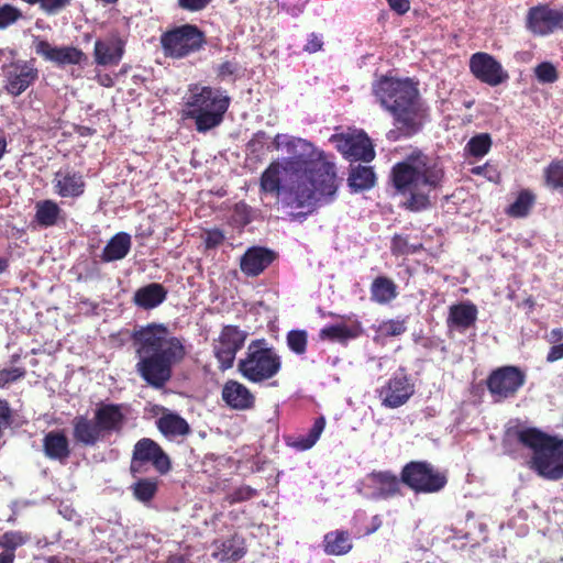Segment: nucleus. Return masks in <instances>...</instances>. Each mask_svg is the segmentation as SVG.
<instances>
[{
	"label": "nucleus",
	"instance_id": "24",
	"mask_svg": "<svg viewBox=\"0 0 563 563\" xmlns=\"http://www.w3.org/2000/svg\"><path fill=\"white\" fill-rule=\"evenodd\" d=\"M221 395L223 401L235 410H247L255 404V397L251 390L236 380H228L223 385Z\"/></svg>",
	"mask_w": 563,
	"mask_h": 563
},
{
	"label": "nucleus",
	"instance_id": "13",
	"mask_svg": "<svg viewBox=\"0 0 563 563\" xmlns=\"http://www.w3.org/2000/svg\"><path fill=\"white\" fill-rule=\"evenodd\" d=\"M470 70L476 79L490 87L499 86L509 78L503 65L493 55L484 52L471 56Z\"/></svg>",
	"mask_w": 563,
	"mask_h": 563
},
{
	"label": "nucleus",
	"instance_id": "53",
	"mask_svg": "<svg viewBox=\"0 0 563 563\" xmlns=\"http://www.w3.org/2000/svg\"><path fill=\"white\" fill-rule=\"evenodd\" d=\"M322 40L316 34H310L307 44L305 45V51L308 53H316L322 48Z\"/></svg>",
	"mask_w": 563,
	"mask_h": 563
},
{
	"label": "nucleus",
	"instance_id": "59",
	"mask_svg": "<svg viewBox=\"0 0 563 563\" xmlns=\"http://www.w3.org/2000/svg\"><path fill=\"white\" fill-rule=\"evenodd\" d=\"M395 125H396V129H393L390 131L387 132L386 134V137L389 140V141H397L399 139L400 135H404V130L401 129L400 124H397L395 122Z\"/></svg>",
	"mask_w": 563,
	"mask_h": 563
},
{
	"label": "nucleus",
	"instance_id": "61",
	"mask_svg": "<svg viewBox=\"0 0 563 563\" xmlns=\"http://www.w3.org/2000/svg\"><path fill=\"white\" fill-rule=\"evenodd\" d=\"M166 563H191L189 559L183 556V555H174L170 556Z\"/></svg>",
	"mask_w": 563,
	"mask_h": 563
},
{
	"label": "nucleus",
	"instance_id": "51",
	"mask_svg": "<svg viewBox=\"0 0 563 563\" xmlns=\"http://www.w3.org/2000/svg\"><path fill=\"white\" fill-rule=\"evenodd\" d=\"M24 376V371L19 367L2 368L0 369V387L15 382L16 379Z\"/></svg>",
	"mask_w": 563,
	"mask_h": 563
},
{
	"label": "nucleus",
	"instance_id": "40",
	"mask_svg": "<svg viewBox=\"0 0 563 563\" xmlns=\"http://www.w3.org/2000/svg\"><path fill=\"white\" fill-rule=\"evenodd\" d=\"M492 146V139L489 134L482 133L473 136L466 144V150L470 155L474 157H483L485 156Z\"/></svg>",
	"mask_w": 563,
	"mask_h": 563
},
{
	"label": "nucleus",
	"instance_id": "52",
	"mask_svg": "<svg viewBox=\"0 0 563 563\" xmlns=\"http://www.w3.org/2000/svg\"><path fill=\"white\" fill-rule=\"evenodd\" d=\"M211 0H178L180 8L189 11H199L206 8Z\"/></svg>",
	"mask_w": 563,
	"mask_h": 563
},
{
	"label": "nucleus",
	"instance_id": "60",
	"mask_svg": "<svg viewBox=\"0 0 563 563\" xmlns=\"http://www.w3.org/2000/svg\"><path fill=\"white\" fill-rule=\"evenodd\" d=\"M14 553L11 551L3 550L0 553V563H13L14 562Z\"/></svg>",
	"mask_w": 563,
	"mask_h": 563
},
{
	"label": "nucleus",
	"instance_id": "42",
	"mask_svg": "<svg viewBox=\"0 0 563 563\" xmlns=\"http://www.w3.org/2000/svg\"><path fill=\"white\" fill-rule=\"evenodd\" d=\"M29 536L24 534L20 531H9L5 532L0 538V547L3 550L11 551L14 553V551L25 544L29 541Z\"/></svg>",
	"mask_w": 563,
	"mask_h": 563
},
{
	"label": "nucleus",
	"instance_id": "20",
	"mask_svg": "<svg viewBox=\"0 0 563 563\" xmlns=\"http://www.w3.org/2000/svg\"><path fill=\"white\" fill-rule=\"evenodd\" d=\"M52 183L55 194L62 198H78L86 187L82 174L70 168L56 172Z\"/></svg>",
	"mask_w": 563,
	"mask_h": 563
},
{
	"label": "nucleus",
	"instance_id": "1",
	"mask_svg": "<svg viewBox=\"0 0 563 563\" xmlns=\"http://www.w3.org/2000/svg\"><path fill=\"white\" fill-rule=\"evenodd\" d=\"M272 145L289 156L272 162L262 173V192L282 197L287 206L297 208H314L334 199L339 187L335 166L311 142L279 133Z\"/></svg>",
	"mask_w": 563,
	"mask_h": 563
},
{
	"label": "nucleus",
	"instance_id": "18",
	"mask_svg": "<svg viewBox=\"0 0 563 563\" xmlns=\"http://www.w3.org/2000/svg\"><path fill=\"white\" fill-rule=\"evenodd\" d=\"M527 23L534 34L547 35L563 26V11L549 5H537L529 10Z\"/></svg>",
	"mask_w": 563,
	"mask_h": 563
},
{
	"label": "nucleus",
	"instance_id": "58",
	"mask_svg": "<svg viewBox=\"0 0 563 563\" xmlns=\"http://www.w3.org/2000/svg\"><path fill=\"white\" fill-rule=\"evenodd\" d=\"M548 340L552 344H558V343L563 342V329L562 328L552 329L548 335Z\"/></svg>",
	"mask_w": 563,
	"mask_h": 563
},
{
	"label": "nucleus",
	"instance_id": "38",
	"mask_svg": "<svg viewBox=\"0 0 563 563\" xmlns=\"http://www.w3.org/2000/svg\"><path fill=\"white\" fill-rule=\"evenodd\" d=\"M536 196L530 190H521L517 199L508 207L507 213L515 218L526 217L532 208Z\"/></svg>",
	"mask_w": 563,
	"mask_h": 563
},
{
	"label": "nucleus",
	"instance_id": "64",
	"mask_svg": "<svg viewBox=\"0 0 563 563\" xmlns=\"http://www.w3.org/2000/svg\"><path fill=\"white\" fill-rule=\"evenodd\" d=\"M7 267H8L7 261L4 258L0 257V274L3 273Z\"/></svg>",
	"mask_w": 563,
	"mask_h": 563
},
{
	"label": "nucleus",
	"instance_id": "33",
	"mask_svg": "<svg viewBox=\"0 0 563 563\" xmlns=\"http://www.w3.org/2000/svg\"><path fill=\"white\" fill-rule=\"evenodd\" d=\"M34 219L42 228L54 227L63 219V210L54 200H41L35 203Z\"/></svg>",
	"mask_w": 563,
	"mask_h": 563
},
{
	"label": "nucleus",
	"instance_id": "31",
	"mask_svg": "<svg viewBox=\"0 0 563 563\" xmlns=\"http://www.w3.org/2000/svg\"><path fill=\"white\" fill-rule=\"evenodd\" d=\"M131 245V235L125 232H119L104 246L101 260L106 263L122 260L129 254Z\"/></svg>",
	"mask_w": 563,
	"mask_h": 563
},
{
	"label": "nucleus",
	"instance_id": "15",
	"mask_svg": "<svg viewBox=\"0 0 563 563\" xmlns=\"http://www.w3.org/2000/svg\"><path fill=\"white\" fill-rule=\"evenodd\" d=\"M247 333L235 325H225L214 344V355L221 369L232 367L238 351L244 345Z\"/></svg>",
	"mask_w": 563,
	"mask_h": 563
},
{
	"label": "nucleus",
	"instance_id": "46",
	"mask_svg": "<svg viewBox=\"0 0 563 563\" xmlns=\"http://www.w3.org/2000/svg\"><path fill=\"white\" fill-rule=\"evenodd\" d=\"M407 330L404 319L387 320L379 324L378 331L385 336H398Z\"/></svg>",
	"mask_w": 563,
	"mask_h": 563
},
{
	"label": "nucleus",
	"instance_id": "11",
	"mask_svg": "<svg viewBox=\"0 0 563 563\" xmlns=\"http://www.w3.org/2000/svg\"><path fill=\"white\" fill-rule=\"evenodd\" d=\"M151 463L157 472L166 474L170 470V460L163 449L152 439L139 440L133 449L131 472L134 476L145 471V465Z\"/></svg>",
	"mask_w": 563,
	"mask_h": 563
},
{
	"label": "nucleus",
	"instance_id": "26",
	"mask_svg": "<svg viewBox=\"0 0 563 563\" xmlns=\"http://www.w3.org/2000/svg\"><path fill=\"white\" fill-rule=\"evenodd\" d=\"M477 308L474 303L466 301L450 307L448 325L460 332H464L474 325L477 319Z\"/></svg>",
	"mask_w": 563,
	"mask_h": 563
},
{
	"label": "nucleus",
	"instance_id": "56",
	"mask_svg": "<svg viewBox=\"0 0 563 563\" xmlns=\"http://www.w3.org/2000/svg\"><path fill=\"white\" fill-rule=\"evenodd\" d=\"M10 409L5 401L0 400V429L9 424Z\"/></svg>",
	"mask_w": 563,
	"mask_h": 563
},
{
	"label": "nucleus",
	"instance_id": "27",
	"mask_svg": "<svg viewBox=\"0 0 563 563\" xmlns=\"http://www.w3.org/2000/svg\"><path fill=\"white\" fill-rule=\"evenodd\" d=\"M167 289L158 283H151L139 288L133 296V302L145 310L154 309L165 301Z\"/></svg>",
	"mask_w": 563,
	"mask_h": 563
},
{
	"label": "nucleus",
	"instance_id": "5",
	"mask_svg": "<svg viewBox=\"0 0 563 563\" xmlns=\"http://www.w3.org/2000/svg\"><path fill=\"white\" fill-rule=\"evenodd\" d=\"M517 441L532 452L530 467L541 477L563 478V440L537 429L522 427L515 431Z\"/></svg>",
	"mask_w": 563,
	"mask_h": 563
},
{
	"label": "nucleus",
	"instance_id": "32",
	"mask_svg": "<svg viewBox=\"0 0 563 563\" xmlns=\"http://www.w3.org/2000/svg\"><path fill=\"white\" fill-rule=\"evenodd\" d=\"M352 548L353 542L349 531H330L323 538V551L328 555H344L347 554Z\"/></svg>",
	"mask_w": 563,
	"mask_h": 563
},
{
	"label": "nucleus",
	"instance_id": "45",
	"mask_svg": "<svg viewBox=\"0 0 563 563\" xmlns=\"http://www.w3.org/2000/svg\"><path fill=\"white\" fill-rule=\"evenodd\" d=\"M534 75L541 84H552L558 79V71L553 64L543 62L534 68Z\"/></svg>",
	"mask_w": 563,
	"mask_h": 563
},
{
	"label": "nucleus",
	"instance_id": "2",
	"mask_svg": "<svg viewBox=\"0 0 563 563\" xmlns=\"http://www.w3.org/2000/svg\"><path fill=\"white\" fill-rule=\"evenodd\" d=\"M136 372L153 388L159 389L172 378L173 367L180 363L186 350L183 341L164 324L152 323L135 331Z\"/></svg>",
	"mask_w": 563,
	"mask_h": 563
},
{
	"label": "nucleus",
	"instance_id": "54",
	"mask_svg": "<svg viewBox=\"0 0 563 563\" xmlns=\"http://www.w3.org/2000/svg\"><path fill=\"white\" fill-rule=\"evenodd\" d=\"M563 358V342L553 344L547 355V361L550 363L556 362Z\"/></svg>",
	"mask_w": 563,
	"mask_h": 563
},
{
	"label": "nucleus",
	"instance_id": "19",
	"mask_svg": "<svg viewBox=\"0 0 563 563\" xmlns=\"http://www.w3.org/2000/svg\"><path fill=\"white\" fill-rule=\"evenodd\" d=\"M125 41L118 33H112L106 38L95 42V62L99 66L118 65L123 57Z\"/></svg>",
	"mask_w": 563,
	"mask_h": 563
},
{
	"label": "nucleus",
	"instance_id": "47",
	"mask_svg": "<svg viewBox=\"0 0 563 563\" xmlns=\"http://www.w3.org/2000/svg\"><path fill=\"white\" fill-rule=\"evenodd\" d=\"M22 16V13L15 7L4 4L0 8V29H5Z\"/></svg>",
	"mask_w": 563,
	"mask_h": 563
},
{
	"label": "nucleus",
	"instance_id": "62",
	"mask_svg": "<svg viewBox=\"0 0 563 563\" xmlns=\"http://www.w3.org/2000/svg\"><path fill=\"white\" fill-rule=\"evenodd\" d=\"M372 523H373V527H372V529H369L367 531V533L375 532L382 526V519L379 518V516H374L372 518Z\"/></svg>",
	"mask_w": 563,
	"mask_h": 563
},
{
	"label": "nucleus",
	"instance_id": "37",
	"mask_svg": "<svg viewBox=\"0 0 563 563\" xmlns=\"http://www.w3.org/2000/svg\"><path fill=\"white\" fill-rule=\"evenodd\" d=\"M375 184V174L372 167L358 165L352 168L349 176V186L354 191H363L372 188Z\"/></svg>",
	"mask_w": 563,
	"mask_h": 563
},
{
	"label": "nucleus",
	"instance_id": "7",
	"mask_svg": "<svg viewBox=\"0 0 563 563\" xmlns=\"http://www.w3.org/2000/svg\"><path fill=\"white\" fill-rule=\"evenodd\" d=\"M241 375L249 382L260 384L275 377L282 368V357L266 340L252 341L238 365Z\"/></svg>",
	"mask_w": 563,
	"mask_h": 563
},
{
	"label": "nucleus",
	"instance_id": "8",
	"mask_svg": "<svg viewBox=\"0 0 563 563\" xmlns=\"http://www.w3.org/2000/svg\"><path fill=\"white\" fill-rule=\"evenodd\" d=\"M401 483L416 493L432 494L440 492L448 483L444 473L427 462H410L401 471Z\"/></svg>",
	"mask_w": 563,
	"mask_h": 563
},
{
	"label": "nucleus",
	"instance_id": "55",
	"mask_svg": "<svg viewBox=\"0 0 563 563\" xmlns=\"http://www.w3.org/2000/svg\"><path fill=\"white\" fill-rule=\"evenodd\" d=\"M391 10L398 14H404L410 9L408 0H387Z\"/></svg>",
	"mask_w": 563,
	"mask_h": 563
},
{
	"label": "nucleus",
	"instance_id": "49",
	"mask_svg": "<svg viewBox=\"0 0 563 563\" xmlns=\"http://www.w3.org/2000/svg\"><path fill=\"white\" fill-rule=\"evenodd\" d=\"M268 135L264 131L256 132L251 141L247 143V148L252 153H260L267 147L269 150V146H267Z\"/></svg>",
	"mask_w": 563,
	"mask_h": 563
},
{
	"label": "nucleus",
	"instance_id": "22",
	"mask_svg": "<svg viewBox=\"0 0 563 563\" xmlns=\"http://www.w3.org/2000/svg\"><path fill=\"white\" fill-rule=\"evenodd\" d=\"M275 260V253L266 247L252 246L241 257L240 267L246 276H258Z\"/></svg>",
	"mask_w": 563,
	"mask_h": 563
},
{
	"label": "nucleus",
	"instance_id": "50",
	"mask_svg": "<svg viewBox=\"0 0 563 563\" xmlns=\"http://www.w3.org/2000/svg\"><path fill=\"white\" fill-rule=\"evenodd\" d=\"M225 240L224 233L219 229L206 231L203 234V242L207 249H216Z\"/></svg>",
	"mask_w": 563,
	"mask_h": 563
},
{
	"label": "nucleus",
	"instance_id": "30",
	"mask_svg": "<svg viewBox=\"0 0 563 563\" xmlns=\"http://www.w3.org/2000/svg\"><path fill=\"white\" fill-rule=\"evenodd\" d=\"M43 449L48 459L60 462L67 460L70 454L67 438L62 432L57 431H49L45 434Z\"/></svg>",
	"mask_w": 563,
	"mask_h": 563
},
{
	"label": "nucleus",
	"instance_id": "10",
	"mask_svg": "<svg viewBox=\"0 0 563 563\" xmlns=\"http://www.w3.org/2000/svg\"><path fill=\"white\" fill-rule=\"evenodd\" d=\"M401 481L390 471H374L358 482L357 493L369 500H387L401 495Z\"/></svg>",
	"mask_w": 563,
	"mask_h": 563
},
{
	"label": "nucleus",
	"instance_id": "41",
	"mask_svg": "<svg viewBox=\"0 0 563 563\" xmlns=\"http://www.w3.org/2000/svg\"><path fill=\"white\" fill-rule=\"evenodd\" d=\"M287 346L288 349L297 354L302 355L307 351L308 334L305 330H291L287 333Z\"/></svg>",
	"mask_w": 563,
	"mask_h": 563
},
{
	"label": "nucleus",
	"instance_id": "23",
	"mask_svg": "<svg viewBox=\"0 0 563 563\" xmlns=\"http://www.w3.org/2000/svg\"><path fill=\"white\" fill-rule=\"evenodd\" d=\"M339 148L351 161L371 162L375 157L371 139L364 133L344 139Z\"/></svg>",
	"mask_w": 563,
	"mask_h": 563
},
{
	"label": "nucleus",
	"instance_id": "25",
	"mask_svg": "<svg viewBox=\"0 0 563 563\" xmlns=\"http://www.w3.org/2000/svg\"><path fill=\"white\" fill-rule=\"evenodd\" d=\"M74 439L86 446H93L106 435L95 416L89 419L86 416H77L73 420Z\"/></svg>",
	"mask_w": 563,
	"mask_h": 563
},
{
	"label": "nucleus",
	"instance_id": "35",
	"mask_svg": "<svg viewBox=\"0 0 563 563\" xmlns=\"http://www.w3.org/2000/svg\"><path fill=\"white\" fill-rule=\"evenodd\" d=\"M325 427L324 417H319L314 420L312 427L307 434H301L295 438L287 439V445L297 451H307L311 449L320 439Z\"/></svg>",
	"mask_w": 563,
	"mask_h": 563
},
{
	"label": "nucleus",
	"instance_id": "57",
	"mask_svg": "<svg viewBox=\"0 0 563 563\" xmlns=\"http://www.w3.org/2000/svg\"><path fill=\"white\" fill-rule=\"evenodd\" d=\"M238 67L234 63L225 62L219 67V75L222 77L234 75Z\"/></svg>",
	"mask_w": 563,
	"mask_h": 563
},
{
	"label": "nucleus",
	"instance_id": "28",
	"mask_svg": "<svg viewBox=\"0 0 563 563\" xmlns=\"http://www.w3.org/2000/svg\"><path fill=\"white\" fill-rule=\"evenodd\" d=\"M156 427L161 433L169 440L186 437L191 431L188 422L183 417L170 411L164 412L156 420Z\"/></svg>",
	"mask_w": 563,
	"mask_h": 563
},
{
	"label": "nucleus",
	"instance_id": "12",
	"mask_svg": "<svg viewBox=\"0 0 563 563\" xmlns=\"http://www.w3.org/2000/svg\"><path fill=\"white\" fill-rule=\"evenodd\" d=\"M526 383V374L516 366H504L492 372L487 378V388L495 401L516 396Z\"/></svg>",
	"mask_w": 563,
	"mask_h": 563
},
{
	"label": "nucleus",
	"instance_id": "43",
	"mask_svg": "<svg viewBox=\"0 0 563 563\" xmlns=\"http://www.w3.org/2000/svg\"><path fill=\"white\" fill-rule=\"evenodd\" d=\"M27 4H38L41 10L47 15H55L64 10L70 0H22Z\"/></svg>",
	"mask_w": 563,
	"mask_h": 563
},
{
	"label": "nucleus",
	"instance_id": "36",
	"mask_svg": "<svg viewBox=\"0 0 563 563\" xmlns=\"http://www.w3.org/2000/svg\"><path fill=\"white\" fill-rule=\"evenodd\" d=\"M397 295L396 284L385 276L376 277L371 285V299L379 305L389 303Z\"/></svg>",
	"mask_w": 563,
	"mask_h": 563
},
{
	"label": "nucleus",
	"instance_id": "39",
	"mask_svg": "<svg viewBox=\"0 0 563 563\" xmlns=\"http://www.w3.org/2000/svg\"><path fill=\"white\" fill-rule=\"evenodd\" d=\"M132 490L137 500L147 503L157 492V482L150 478L140 479L132 486Z\"/></svg>",
	"mask_w": 563,
	"mask_h": 563
},
{
	"label": "nucleus",
	"instance_id": "29",
	"mask_svg": "<svg viewBox=\"0 0 563 563\" xmlns=\"http://www.w3.org/2000/svg\"><path fill=\"white\" fill-rule=\"evenodd\" d=\"M213 556L221 562H236L245 553L244 540L238 536L214 543Z\"/></svg>",
	"mask_w": 563,
	"mask_h": 563
},
{
	"label": "nucleus",
	"instance_id": "21",
	"mask_svg": "<svg viewBox=\"0 0 563 563\" xmlns=\"http://www.w3.org/2000/svg\"><path fill=\"white\" fill-rule=\"evenodd\" d=\"M93 413L104 435L120 433L125 424V413L122 405L100 402Z\"/></svg>",
	"mask_w": 563,
	"mask_h": 563
},
{
	"label": "nucleus",
	"instance_id": "4",
	"mask_svg": "<svg viewBox=\"0 0 563 563\" xmlns=\"http://www.w3.org/2000/svg\"><path fill=\"white\" fill-rule=\"evenodd\" d=\"M372 89L379 104L400 124L405 135H413L421 129L424 109L418 89L409 79L383 76Z\"/></svg>",
	"mask_w": 563,
	"mask_h": 563
},
{
	"label": "nucleus",
	"instance_id": "48",
	"mask_svg": "<svg viewBox=\"0 0 563 563\" xmlns=\"http://www.w3.org/2000/svg\"><path fill=\"white\" fill-rule=\"evenodd\" d=\"M256 494V490L250 486H241L230 493L227 499L230 504H236L251 499Z\"/></svg>",
	"mask_w": 563,
	"mask_h": 563
},
{
	"label": "nucleus",
	"instance_id": "9",
	"mask_svg": "<svg viewBox=\"0 0 563 563\" xmlns=\"http://www.w3.org/2000/svg\"><path fill=\"white\" fill-rule=\"evenodd\" d=\"M203 42V33L191 24L175 27L161 36L164 54L172 58H183L199 51Z\"/></svg>",
	"mask_w": 563,
	"mask_h": 563
},
{
	"label": "nucleus",
	"instance_id": "44",
	"mask_svg": "<svg viewBox=\"0 0 563 563\" xmlns=\"http://www.w3.org/2000/svg\"><path fill=\"white\" fill-rule=\"evenodd\" d=\"M545 181L554 189L563 187V162H554L545 169Z\"/></svg>",
	"mask_w": 563,
	"mask_h": 563
},
{
	"label": "nucleus",
	"instance_id": "14",
	"mask_svg": "<svg viewBox=\"0 0 563 563\" xmlns=\"http://www.w3.org/2000/svg\"><path fill=\"white\" fill-rule=\"evenodd\" d=\"M415 393V385L404 369H399L379 389L382 405L386 408H398L405 405Z\"/></svg>",
	"mask_w": 563,
	"mask_h": 563
},
{
	"label": "nucleus",
	"instance_id": "17",
	"mask_svg": "<svg viewBox=\"0 0 563 563\" xmlns=\"http://www.w3.org/2000/svg\"><path fill=\"white\" fill-rule=\"evenodd\" d=\"M3 75L5 90L20 96L37 79V69L27 62H16L5 66Z\"/></svg>",
	"mask_w": 563,
	"mask_h": 563
},
{
	"label": "nucleus",
	"instance_id": "34",
	"mask_svg": "<svg viewBox=\"0 0 563 563\" xmlns=\"http://www.w3.org/2000/svg\"><path fill=\"white\" fill-rule=\"evenodd\" d=\"M361 333L362 325L358 321H355L351 324L339 323L325 327L321 329L320 336L321 339L343 343L347 340L357 338Z\"/></svg>",
	"mask_w": 563,
	"mask_h": 563
},
{
	"label": "nucleus",
	"instance_id": "3",
	"mask_svg": "<svg viewBox=\"0 0 563 563\" xmlns=\"http://www.w3.org/2000/svg\"><path fill=\"white\" fill-rule=\"evenodd\" d=\"M444 168L439 157L412 151L404 162L393 168L395 188L408 194L406 206L411 211H421L430 207V194L441 188Z\"/></svg>",
	"mask_w": 563,
	"mask_h": 563
},
{
	"label": "nucleus",
	"instance_id": "63",
	"mask_svg": "<svg viewBox=\"0 0 563 563\" xmlns=\"http://www.w3.org/2000/svg\"><path fill=\"white\" fill-rule=\"evenodd\" d=\"M5 148H7V140L3 135V133L0 131V159L3 156Z\"/></svg>",
	"mask_w": 563,
	"mask_h": 563
},
{
	"label": "nucleus",
	"instance_id": "6",
	"mask_svg": "<svg viewBox=\"0 0 563 563\" xmlns=\"http://www.w3.org/2000/svg\"><path fill=\"white\" fill-rule=\"evenodd\" d=\"M230 107L228 95L217 88L195 85L184 106V115L195 121L196 130L206 133L218 128Z\"/></svg>",
	"mask_w": 563,
	"mask_h": 563
},
{
	"label": "nucleus",
	"instance_id": "16",
	"mask_svg": "<svg viewBox=\"0 0 563 563\" xmlns=\"http://www.w3.org/2000/svg\"><path fill=\"white\" fill-rule=\"evenodd\" d=\"M33 46L36 54L46 60L57 64L58 66L79 65L86 59L85 53L74 46H53L47 41L35 36Z\"/></svg>",
	"mask_w": 563,
	"mask_h": 563
}]
</instances>
